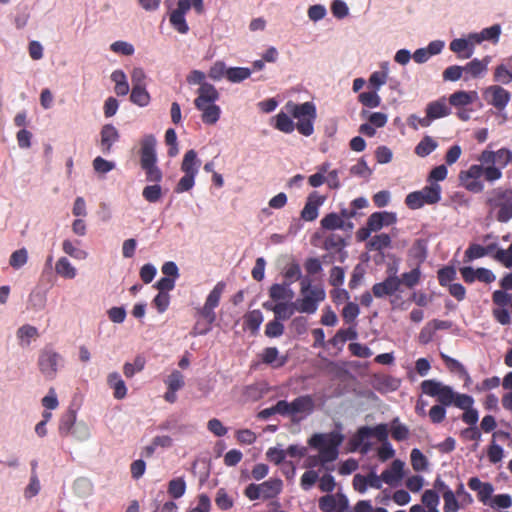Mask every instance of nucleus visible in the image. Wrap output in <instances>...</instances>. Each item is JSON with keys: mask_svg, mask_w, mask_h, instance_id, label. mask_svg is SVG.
I'll return each mask as SVG.
<instances>
[{"mask_svg": "<svg viewBox=\"0 0 512 512\" xmlns=\"http://www.w3.org/2000/svg\"><path fill=\"white\" fill-rule=\"evenodd\" d=\"M107 382L110 388L113 389V397L115 399H125L127 396V387L125 381L117 372H111L108 375Z\"/></svg>", "mask_w": 512, "mask_h": 512, "instance_id": "c85d7f7f", "label": "nucleus"}, {"mask_svg": "<svg viewBox=\"0 0 512 512\" xmlns=\"http://www.w3.org/2000/svg\"><path fill=\"white\" fill-rule=\"evenodd\" d=\"M478 161L483 165H493L502 171L512 161V151L508 148H501L496 152L484 150L480 153Z\"/></svg>", "mask_w": 512, "mask_h": 512, "instance_id": "2eb2a0df", "label": "nucleus"}, {"mask_svg": "<svg viewBox=\"0 0 512 512\" xmlns=\"http://www.w3.org/2000/svg\"><path fill=\"white\" fill-rule=\"evenodd\" d=\"M120 134L116 127L111 124L102 126L100 131V148L104 154H110L112 145L119 141Z\"/></svg>", "mask_w": 512, "mask_h": 512, "instance_id": "aec40b11", "label": "nucleus"}, {"mask_svg": "<svg viewBox=\"0 0 512 512\" xmlns=\"http://www.w3.org/2000/svg\"><path fill=\"white\" fill-rule=\"evenodd\" d=\"M274 127L285 134H290L296 128L290 115L285 111H280L275 117Z\"/></svg>", "mask_w": 512, "mask_h": 512, "instance_id": "473e14b6", "label": "nucleus"}, {"mask_svg": "<svg viewBox=\"0 0 512 512\" xmlns=\"http://www.w3.org/2000/svg\"><path fill=\"white\" fill-rule=\"evenodd\" d=\"M444 505V512H458L459 511V502H457L455 498V494L451 489H446V491L442 494Z\"/></svg>", "mask_w": 512, "mask_h": 512, "instance_id": "bf43d9fd", "label": "nucleus"}, {"mask_svg": "<svg viewBox=\"0 0 512 512\" xmlns=\"http://www.w3.org/2000/svg\"><path fill=\"white\" fill-rule=\"evenodd\" d=\"M165 384L167 386V389L179 390L185 386V380L183 379V375L181 374V372L175 370L168 375L167 379L165 380Z\"/></svg>", "mask_w": 512, "mask_h": 512, "instance_id": "338daca9", "label": "nucleus"}, {"mask_svg": "<svg viewBox=\"0 0 512 512\" xmlns=\"http://www.w3.org/2000/svg\"><path fill=\"white\" fill-rule=\"evenodd\" d=\"M146 360L143 356L138 355L134 362H126L124 365V374L127 378L133 377L136 373L141 372L145 368Z\"/></svg>", "mask_w": 512, "mask_h": 512, "instance_id": "8fccbe9b", "label": "nucleus"}, {"mask_svg": "<svg viewBox=\"0 0 512 512\" xmlns=\"http://www.w3.org/2000/svg\"><path fill=\"white\" fill-rule=\"evenodd\" d=\"M266 388L263 384L253 383L242 388V399L244 402H256L263 398Z\"/></svg>", "mask_w": 512, "mask_h": 512, "instance_id": "7c9ffc66", "label": "nucleus"}, {"mask_svg": "<svg viewBox=\"0 0 512 512\" xmlns=\"http://www.w3.org/2000/svg\"><path fill=\"white\" fill-rule=\"evenodd\" d=\"M370 437H375L382 442L381 447L377 450V457L381 461L390 460L394 457L395 451L391 443L387 440L389 437V430L386 424H377L374 427L362 426L357 429L354 434L351 444L354 450L360 449L361 453L365 454L371 450V443L366 442Z\"/></svg>", "mask_w": 512, "mask_h": 512, "instance_id": "f257e3e1", "label": "nucleus"}, {"mask_svg": "<svg viewBox=\"0 0 512 512\" xmlns=\"http://www.w3.org/2000/svg\"><path fill=\"white\" fill-rule=\"evenodd\" d=\"M76 418L77 415L72 410L61 416L59 423V433L61 436L66 437L71 433Z\"/></svg>", "mask_w": 512, "mask_h": 512, "instance_id": "de8ad7c7", "label": "nucleus"}, {"mask_svg": "<svg viewBox=\"0 0 512 512\" xmlns=\"http://www.w3.org/2000/svg\"><path fill=\"white\" fill-rule=\"evenodd\" d=\"M156 138L152 134H146L140 140V167L146 174V180L159 184L162 180V171L157 166Z\"/></svg>", "mask_w": 512, "mask_h": 512, "instance_id": "39448f33", "label": "nucleus"}, {"mask_svg": "<svg viewBox=\"0 0 512 512\" xmlns=\"http://www.w3.org/2000/svg\"><path fill=\"white\" fill-rule=\"evenodd\" d=\"M392 240L389 234L381 233L375 235L370 241L367 243V249L382 251L383 249H387L391 246Z\"/></svg>", "mask_w": 512, "mask_h": 512, "instance_id": "c03bdc74", "label": "nucleus"}, {"mask_svg": "<svg viewBox=\"0 0 512 512\" xmlns=\"http://www.w3.org/2000/svg\"><path fill=\"white\" fill-rule=\"evenodd\" d=\"M269 298L277 302H286L294 298V292L289 283L274 284L269 287Z\"/></svg>", "mask_w": 512, "mask_h": 512, "instance_id": "5701e85b", "label": "nucleus"}, {"mask_svg": "<svg viewBox=\"0 0 512 512\" xmlns=\"http://www.w3.org/2000/svg\"><path fill=\"white\" fill-rule=\"evenodd\" d=\"M284 109L291 117L297 119L296 129L299 134L304 136H312L314 133V122L316 119V107L313 102L306 101L297 104L292 100H288Z\"/></svg>", "mask_w": 512, "mask_h": 512, "instance_id": "423d86ee", "label": "nucleus"}, {"mask_svg": "<svg viewBox=\"0 0 512 512\" xmlns=\"http://www.w3.org/2000/svg\"><path fill=\"white\" fill-rule=\"evenodd\" d=\"M392 438L396 442H402L409 438L410 431L407 426L400 423L399 418H395L392 421V429H391Z\"/></svg>", "mask_w": 512, "mask_h": 512, "instance_id": "09e8293b", "label": "nucleus"}, {"mask_svg": "<svg viewBox=\"0 0 512 512\" xmlns=\"http://www.w3.org/2000/svg\"><path fill=\"white\" fill-rule=\"evenodd\" d=\"M490 60L491 59L489 56H486L481 60L474 58L463 66L465 75L468 77L470 76L471 78H479L480 76L486 74Z\"/></svg>", "mask_w": 512, "mask_h": 512, "instance_id": "4be33fe9", "label": "nucleus"}, {"mask_svg": "<svg viewBox=\"0 0 512 512\" xmlns=\"http://www.w3.org/2000/svg\"><path fill=\"white\" fill-rule=\"evenodd\" d=\"M225 288L226 284L224 282H218L214 286L213 290L209 292L205 304L216 308L219 305L220 298L223 295Z\"/></svg>", "mask_w": 512, "mask_h": 512, "instance_id": "603ef678", "label": "nucleus"}, {"mask_svg": "<svg viewBox=\"0 0 512 512\" xmlns=\"http://www.w3.org/2000/svg\"><path fill=\"white\" fill-rule=\"evenodd\" d=\"M197 94L194 104L196 109L201 111V121L206 125H215L221 114L219 106L215 104L219 99L218 90L213 84H203L198 88Z\"/></svg>", "mask_w": 512, "mask_h": 512, "instance_id": "7ed1b4c3", "label": "nucleus"}, {"mask_svg": "<svg viewBox=\"0 0 512 512\" xmlns=\"http://www.w3.org/2000/svg\"><path fill=\"white\" fill-rule=\"evenodd\" d=\"M326 200L325 196H321L316 191H313L307 196L306 203L301 212V217L307 222L314 221L318 216V208L323 205Z\"/></svg>", "mask_w": 512, "mask_h": 512, "instance_id": "a211bd4d", "label": "nucleus"}, {"mask_svg": "<svg viewBox=\"0 0 512 512\" xmlns=\"http://www.w3.org/2000/svg\"><path fill=\"white\" fill-rule=\"evenodd\" d=\"M142 197L149 203H157L162 197V189L159 184L149 185L142 189Z\"/></svg>", "mask_w": 512, "mask_h": 512, "instance_id": "6e6d98bb", "label": "nucleus"}, {"mask_svg": "<svg viewBox=\"0 0 512 512\" xmlns=\"http://www.w3.org/2000/svg\"><path fill=\"white\" fill-rule=\"evenodd\" d=\"M301 297L293 301L296 311L308 315L314 314L318 306L326 298V292L322 284H313L312 279L305 277L300 283Z\"/></svg>", "mask_w": 512, "mask_h": 512, "instance_id": "20e7f679", "label": "nucleus"}, {"mask_svg": "<svg viewBox=\"0 0 512 512\" xmlns=\"http://www.w3.org/2000/svg\"><path fill=\"white\" fill-rule=\"evenodd\" d=\"M418 192L421 193V198L428 205H434L436 203H439L441 200L442 189L439 184L432 183L429 186H425Z\"/></svg>", "mask_w": 512, "mask_h": 512, "instance_id": "2f4dec72", "label": "nucleus"}, {"mask_svg": "<svg viewBox=\"0 0 512 512\" xmlns=\"http://www.w3.org/2000/svg\"><path fill=\"white\" fill-rule=\"evenodd\" d=\"M486 255L487 249H484V247L479 244H471L464 252V260L465 262H470Z\"/></svg>", "mask_w": 512, "mask_h": 512, "instance_id": "e2e57ef3", "label": "nucleus"}, {"mask_svg": "<svg viewBox=\"0 0 512 512\" xmlns=\"http://www.w3.org/2000/svg\"><path fill=\"white\" fill-rule=\"evenodd\" d=\"M441 358L448 370H450L452 373L459 374L460 377H462L465 381H470L469 372L466 371L462 363L445 354H441Z\"/></svg>", "mask_w": 512, "mask_h": 512, "instance_id": "f704fd0d", "label": "nucleus"}, {"mask_svg": "<svg viewBox=\"0 0 512 512\" xmlns=\"http://www.w3.org/2000/svg\"><path fill=\"white\" fill-rule=\"evenodd\" d=\"M494 81L502 84H508L512 82V65L507 66L500 64L494 71Z\"/></svg>", "mask_w": 512, "mask_h": 512, "instance_id": "5fc2aeb1", "label": "nucleus"}, {"mask_svg": "<svg viewBox=\"0 0 512 512\" xmlns=\"http://www.w3.org/2000/svg\"><path fill=\"white\" fill-rule=\"evenodd\" d=\"M422 393L437 398L442 406L454 405L462 410L473 406L474 400L466 394L455 393L450 386L443 385L438 380H423Z\"/></svg>", "mask_w": 512, "mask_h": 512, "instance_id": "f03ea898", "label": "nucleus"}, {"mask_svg": "<svg viewBox=\"0 0 512 512\" xmlns=\"http://www.w3.org/2000/svg\"><path fill=\"white\" fill-rule=\"evenodd\" d=\"M201 161L198 159L197 152L195 150H188L184 158H182L180 164V171L184 173L175 186V192L181 194L189 191L195 186V178L198 174Z\"/></svg>", "mask_w": 512, "mask_h": 512, "instance_id": "6e6552de", "label": "nucleus"}, {"mask_svg": "<svg viewBox=\"0 0 512 512\" xmlns=\"http://www.w3.org/2000/svg\"><path fill=\"white\" fill-rule=\"evenodd\" d=\"M420 279H421L420 267H415L410 272L403 273L401 275L400 281H401V285H404L408 288H413L419 284Z\"/></svg>", "mask_w": 512, "mask_h": 512, "instance_id": "3c124183", "label": "nucleus"}, {"mask_svg": "<svg viewBox=\"0 0 512 512\" xmlns=\"http://www.w3.org/2000/svg\"><path fill=\"white\" fill-rule=\"evenodd\" d=\"M62 362V356L51 347H44L39 354L38 367L43 376L48 380H53L58 373V368Z\"/></svg>", "mask_w": 512, "mask_h": 512, "instance_id": "f8f14e48", "label": "nucleus"}, {"mask_svg": "<svg viewBox=\"0 0 512 512\" xmlns=\"http://www.w3.org/2000/svg\"><path fill=\"white\" fill-rule=\"evenodd\" d=\"M345 241L342 237L339 235H331L328 236L324 240V249L326 250H335L340 254V261L344 262L346 257V252L344 251Z\"/></svg>", "mask_w": 512, "mask_h": 512, "instance_id": "72a5a7b5", "label": "nucleus"}, {"mask_svg": "<svg viewBox=\"0 0 512 512\" xmlns=\"http://www.w3.org/2000/svg\"><path fill=\"white\" fill-rule=\"evenodd\" d=\"M322 228L325 230H337V229H344L346 226V222L343 220V217L338 215L335 212H331L326 214L323 219L321 220ZM348 228H352L353 224L351 222L347 223Z\"/></svg>", "mask_w": 512, "mask_h": 512, "instance_id": "c756f323", "label": "nucleus"}, {"mask_svg": "<svg viewBox=\"0 0 512 512\" xmlns=\"http://www.w3.org/2000/svg\"><path fill=\"white\" fill-rule=\"evenodd\" d=\"M460 174L469 179H481L483 176L488 182H494L502 178V171L493 165L473 164L470 168L463 170Z\"/></svg>", "mask_w": 512, "mask_h": 512, "instance_id": "4468645a", "label": "nucleus"}, {"mask_svg": "<svg viewBox=\"0 0 512 512\" xmlns=\"http://www.w3.org/2000/svg\"><path fill=\"white\" fill-rule=\"evenodd\" d=\"M488 92L491 93L490 103L495 108L502 110L508 105L510 101L509 91L504 90L501 86H491Z\"/></svg>", "mask_w": 512, "mask_h": 512, "instance_id": "bb28decb", "label": "nucleus"}, {"mask_svg": "<svg viewBox=\"0 0 512 512\" xmlns=\"http://www.w3.org/2000/svg\"><path fill=\"white\" fill-rule=\"evenodd\" d=\"M28 261V251L25 248L15 250L10 256V266L14 269H19L24 266Z\"/></svg>", "mask_w": 512, "mask_h": 512, "instance_id": "680f3d73", "label": "nucleus"}, {"mask_svg": "<svg viewBox=\"0 0 512 512\" xmlns=\"http://www.w3.org/2000/svg\"><path fill=\"white\" fill-rule=\"evenodd\" d=\"M444 81L456 82L463 78L464 81H468L469 77L465 75L463 66L451 65L446 67L442 73Z\"/></svg>", "mask_w": 512, "mask_h": 512, "instance_id": "58836bf2", "label": "nucleus"}, {"mask_svg": "<svg viewBox=\"0 0 512 512\" xmlns=\"http://www.w3.org/2000/svg\"><path fill=\"white\" fill-rule=\"evenodd\" d=\"M359 314L358 305L348 301L342 310V317L345 323H353Z\"/></svg>", "mask_w": 512, "mask_h": 512, "instance_id": "774afa93", "label": "nucleus"}, {"mask_svg": "<svg viewBox=\"0 0 512 512\" xmlns=\"http://www.w3.org/2000/svg\"><path fill=\"white\" fill-rule=\"evenodd\" d=\"M260 361L274 368L283 367L287 363L286 356H279L276 347H266L261 354H259Z\"/></svg>", "mask_w": 512, "mask_h": 512, "instance_id": "a878e982", "label": "nucleus"}, {"mask_svg": "<svg viewBox=\"0 0 512 512\" xmlns=\"http://www.w3.org/2000/svg\"><path fill=\"white\" fill-rule=\"evenodd\" d=\"M318 508L322 512H345L348 509V500L345 494H327L318 500Z\"/></svg>", "mask_w": 512, "mask_h": 512, "instance_id": "dca6fc26", "label": "nucleus"}, {"mask_svg": "<svg viewBox=\"0 0 512 512\" xmlns=\"http://www.w3.org/2000/svg\"><path fill=\"white\" fill-rule=\"evenodd\" d=\"M225 288L226 284L224 282H218L214 286L213 290L209 292L205 304L216 308L219 305L220 298L223 295Z\"/></svg>", "mask_w": 512, "mask_h": 512, "instance_id": "864d4df0", "label": "nucleus"}, {"mask_svg": "<svg viewBox=\"0 0 512 512\" xmlns=\"http://www.w3.org/2000/svg\"><path fill=\"white\" fill-rule=\"evenodd\" d=\"M499 34H471L469 38H455L450 43V49L462 59H468L473 55L474 44L483 40H491L497 43Z\"/></svg>", "mask_w": 512, "mask_h": 512, "instance_id": "9d476101", "label": "nucleus"}, {"mask_svg": "<svg viewBox=\"0 0 512 512\" xmlns=\"http://www.w3.org/2000/svg\"><path fill=\"white\" fill-rule=\"evenodd\" d=\"M437 147V142L429 135L422 138L420 143L415 146L414 153L420 157H426Z\"/></svg>", "mask_w": 512, "mask_h": 512, "instance_id": "ea45409f", "label": "nucleus"}, {"mask_svg": "<svg viewBox=\"0 0 512 512\" xmlns=\"http://www.w3.org/2000/svg\"><path fill=\"white\" fill-rule=\"evenodd\" d=\"M357 100L360 104L368 109H374L381 105V97L378 96L376 90L365 91L358 95Z\"/></svg>", "mask_w": 512, "mask_h": 512, "instance_id": "79ce46f5", "label": "nucleus"}, {"mask_svg": "<svg viewBox=\"0 0 512 512\" xmlns=\"http://www.w3.org/2000/svg\"><path fill=\"white\" fill-rule=\"evenodd\" d=\"M62 250L70 257L76 258L78 260L86 259L88 257V253L86 251L74 247L73 243L69 240L62 242Z\"/></svg>", "mask_w": 512, "mask_h": 512, "instance_id": "69168bd1", "label": "nucleus"}, {"mask_svg": "<svg viewBox=\"0 0 512 512\" xmlns=\"http://www.w3.org/2000/svg\"><path fill=\"white\" fill-rule=\"evenodd\" d=\"M292 404V412H293V420L298 415H303L301 418L311 415L315 408L314 398L311 395H303L291 402Z\"/></svg>", "mask_w": 512, "mask_h": 512, "instance_id": "412c9836", "label": "nucleus"}, {"mask_svg": "<svg viewBox=\"0 0 512 512\" xmlns=\"http://www.w3.org/2000/svg\"><path fill=\"white\" fill-rule=\"evenodd\" d=\"M343 442V436L338 432L328 434H314L308 444L320 451L322 463L332 462L338 456V446Z\"/></svg>", "mask_w": 512, "mask_h": 512, "instance_id": "0eeeda50", "label": "nucleus"}, {"mask_svg": "<svg viewBox=\"0 0 512 512\" xmlns=\"http://www.w3.org/2000/svg\"><path fill=\"white\" fill-rule=\"evenodd\" d=\"M264 307L268 310H272L274 312L275 318L279 321L286 320L294 315L296 310V306L293 305V301L291 302H277L273 307L268 306L267 303L264 304Z\"/></svg>", "mask_w": 512, "mask_h": 512, "instance_id": "cd10ccee", "label": "nucleus"}, {"mask_svg": "<svg viewBox=\"0 0 512 512\" xmlns=\"http://www.w3.org/2000/svg\"><path fill=\"white\" fill-rule=\"evenodd\" d=\"M130 100L132 103L138 105L139 107H146L150 101V95L146 90V87H132L130 93Z\"/></svg>", "mask_w": 512, "mask_h": 512, "instance_id": "a18cd8bd", "label": "nucleus"}, {"mask_svg": "<svg viewBox=\"0 0 512 512\" xmlns=\"http://www.w3.org/2000/svg\"><path fill=\"white\" fill-rule=\"evenodd\" d=\"M283 489V481L279 478H270L261 484H249L244 494L250 501L258 499L268 500L278 496Z\"/></svg>", "mask_w": 512, "mask_h": 512, "instance_id": "1a4fd4ad", "label": "nucleus"}, {"mask_svg": "<svg viewBox=\"0 0 512 512\" xmlns=\"http://www.w3.org/2000/svg\"><path fill=\"white\" fill-rule=\"evenodd\" d=\"M404 463L400 459H394L391 467L385 469L382 474V480L385 484L393 485L403 477Z\"/></svg>", "mask_w": 512, "mask_h": 512, "instance_id": "b1692460", "label": "nucleus"}, {"mask_svg": "<svg viewBox=\"0 0 512 512\" xmlns=\"http://www.w3.org/2000/svg\"><path fill=\"white\" fill-rule=\"evenodd\" d=\"M456 277V271L453 266H444L438 271L439 284L443 287L451 285Z\"/></svg>", "mask_w": 512, "mask_h": 512, "instance_id": "052dcab7", "label": "nucleus"}, {"mask_svg": "<svg viewBox=\"0 0 512 512\" xmlns=\"http://www.w3.org/2000/svg\"><path fill=\"white\" fill-rule=\"evenodd\" d=\"M488 205L498 207L497 220L500 223H507L512 218V189H496L493 197L488 199Z\"/></svg>", "mask_w": 512, "mask_h": 512, "instance_id": "9b49d317", "label": "nucleus"}, {"mask_svg": "<svg viewBox=\"0 0 512 512\" xmlns=\"http://www.w3.org/2000/svg\"><path fill=\"white\" fill-rule=\"evenodd\" d=\"M450 114L448 108H446L444 102L442 101H433L426 106V115L430 116V118L438 119L441 117H446Z\"/></svg>", "mask_w": 512, "mask_h": 512, "instance_id": "49530a36", "label": "nucleus"}, {"mask_svg": "<svg viewBox=\"0 0 512 512\" xmlns=\"http://www.w3.org/2000/svg\"><path fill=\"white\" fill-rule=\"evenodd\" d=\"M396 220L394 212H373L368 216L366 225L370 227V230L376 232L385 226L395 224Z\"/></svg>", "mask_w": 512, "mask_h": 512, "instance_id": "6ab92c4d", "label": "nucleus"}, {"mask_svg": "<svg viewBox=\"0 0 512 512\" xmlns=\"http://www.w3.org/2000/svg\"><path fill=\"white\" fill-rule=\"evenodd\" d=\"M54 269L58 275L66 279H73L77 275V269L71 265L67 257H60Z\"/></svg>", "mask_w": 512, "mask_h": 512, "instance_id": "c9c22d12", "label": "nucleus"}, {"mask_svg": "<svg viewBox=\"0 0 512 512\" xmlns=\"http://www.w3.org/2000/svg\"><path fill=\"white\" fill-rule=\"evenodd\" d=\"M401 286L400 277L390 275L381 283H376L372 287V293L376 298L391 296L399 291Z\"/></svg>", "mask_w": 512, "mask_h": 512, "instance_id": "f3484780", "label": "nucleus"}, {"mask_svg": "<svg viewBox=\"0 0 512 512\" xmlns=\"http://www.w3.org/2000/svg\"><path fill=\"white\" fill-rule=\"evenodd\" d=\"M411 465L415 471H424L427 469V459L420 449L411 451Z\"/></svg>", "mask_w": 512, "mask_h": 512, "instance_id": "0e129e2a", "label": "nucleus"}, {"mask_svg": "<svg viewBox=\"0 0 512 512\" xmlns=\"http://www.w3.org/2000/svg\"><path fill=\"white\" fill-rule=\"evenodd\" d=\"M195 8L198 13L203 11V0H178L177 8L170 14V22L173 28L179 32H186L188 27L184 15L191 8Z\"/></svg>", "mask_w": 512, "mask_h": 512, "instance_id": "ddd939ff", "label": "nucleus"}, {"mask_svg": "<svg viewBox=\"0 0 512 512\" xmlns=\"http://www.w3.org/2000/svg\"><path fill=\"white\" fill-rule=\"evenodd\" d=\"M283 275L284 283H289V285H292L295 281L301 282L306 277L302 275L301 266L295 261L285 266Z\"/></svg>", "mask_w": 512, "mask_h": 512, "instance_id": "e433bc0d", "label": "nucleus"}, {"mask_svg": "<svg viewBox=\"0 0 512 512\" xmlns=\"http://www.w3.org/2000/svg\"><path fill=\"white\" fill-rule=\"evenodd\" d=\"M361 117H367L368 124H371L377 128H381L387 123V116L382 112H373L368 114V112L363 109L361 111Z\"/></svg>", "mask_w": 512, "mask_h": 512, "instance_id": "13d9d810", "label": "nucleus"}, {"mask_svg": "<svg viewBox=\"0 0 512 512\" xmlns=\"http://www.w3.org/2000/svg\"><path fill=\"white\" fill-rule=\"evenodd\" d=\"M251 69L247 67H230L226 72V79L230 83H241L249 78Z\"/></svg>", "mask_w": 512, "mask_h": 512, "instance_id": "a19ab883", "label": "nucleus"}, {"mask_svg": "<svg viewBox=\"0 0 512 512\" xmlns=\"http://www.w3.org/2000/svg\"><path fill=\"white\" fill-rule=\"evenodd\" d=\"M262 322L263 314L260 312V310L249 311L244 317L245 329H248L253 334H255L258 331L260 324Z\"/></svg>", "mask_w": 512, "mask_h": 512, "instance_id": "4c0bfd02", "label": "nucleus"}, {"mask_svg": "<svg viewBox=\"0 0 512 512\" xmlns=\"http://www.w3.org/2000/svg\"><path fill=\"white\" fill-rule=\"evenodd\" d=\"M186 482L183 477L171 479L168 483V495L174 499H178L186 493Z\"/></svg>", "mask_w": 512, "mask_h": 512, "instance_id": "37998d69", "label": "nucleus"}, {"mask_svg": "<svg viewBox=\"0 0 512 512\" xmlns=\"http://www.w3.org/2000/svg\"><path fill=\"white\" fill-rule=\"evenodd\" d=\"M477 99L476 91H455L450 95L449 102L456 109H462L472 104Z\"/></svg>", "mask_w": 512, "mask_h": 512, "instance_id": "393cba45", "label": "nucleus"}, {"mask_svg": "<svg viewBox=\"0 0 512 512\" xmlns=\"http://www.w3.org/2000/svg\"><path fill=\"white\" fill-rule=\"evenodd\" d=\"M459 179L461 185L464 186L466 190L472 193H481L483 191L484 185L479 178H466L465 175L459 174Z\"/></svg>", "mask_w": 512, "mask_h": 512, "instance_id": "4d7b16f0", "label": "nucleus"}]
</instances>
